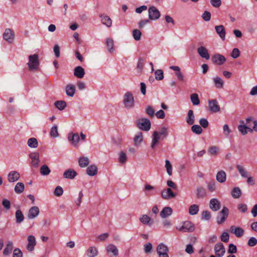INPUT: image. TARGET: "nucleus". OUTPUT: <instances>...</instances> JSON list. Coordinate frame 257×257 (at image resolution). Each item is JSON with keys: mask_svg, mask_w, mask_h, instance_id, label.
<instances>
[{"mask_svg": "<svg viewBox=\"0 0 257 257\" xmlns=\"http://www.w3.org/2000/svg\"><path fill=\"white\" fill-rule=\"evenodd\" d=\"M29 70L36 72L39 70L40 62L38 55L35 54L29 56V62L27 63Z\"/></svg>", "mask_w": 257, "mask_h": 257, "instance_id": "1", "label": "nucleus"}, {"mask_svg": "<svg viewBox=\"0 0 257 257\" xmlns=\"http://www.w3.org/2000/svg\"><path fill=\"white\" fill-rule=\"evenodd\" d=\"M136 123L137 126L143 131H148L151 128V121L148 118H139L137 120Z\"/></svg>", "mask_w": 257, "mask_h": 257, "instance_id": "2", "label": "nucleus"}, {"mask_svg": "<svg viewBox=\"0 0 257 257\" xmlns=\"http://www.w3.org/2000/svg\"><path fill=\"white\" fill-rule=\"evenodd\" d=\"M134 98L133 94L130 92L125 93L123 97V103L125 107L132 108L134 106Z\"/></svg>", "mask_w": 257, "mask_h": 257, "instance_id": "3", "label": "nucleus"}, {"mask_svg": "<svg viewBox=\"0 0 257 257\" xmlns=\"http://www.w3.org/2000/svg\"><path fill=\"white\" fill-rule=\"evenodd\" d=\"M157 251L159 257H169L168 252H169L168 247L163 243H160L157 248Z\"/></svg>", "mask_w": 257, "mask_h": 257, "instance_id": "4", "label": "nucleus"}, {"mask_svg": "<svg viewBox=\"0 0 257 257\" xmlns=\"http://www.w3.org/2000/svg\"><path fill=\"white\" fill-rule=\"evenodd\" d=\"M176 229L182 232H193L195 227L194 225L190 221H185L180 227H176Z\"/></svg>", "mask_w": 257, "mask_h": 257, "instance_id": "5", "label": "nucleus"}, {"mask_svg": "<svg viewBox=\"0 0 257 257\" xmlns=\"http://www.w3.org/2000/svg\"><path fill=\"white\" fill-rule=\"evenodd\" d=\"M229 213V210L226 207H223L217 217V222L218 224L223 223L227 218Z\"/></svg>", "mask_w": 257, "mask_h": 257, "instance_id": "6", "label": "nucleus"}, {"mask_svg": "<svg viewBox=\"0 0 257 257\" xmlns=\"http://www.w3.org/2000/svg\"><path fill=\"white\" fill-rule=\"evenodd\" d=\"M148 12L149 19L151 20H156L158 19L161 16L159 10L154 6L150 7Z\"/></svg>", "mask_w": 257, "mask_h": 257, "instance_id": "7", "label": "nucleus"}, {"mask_svg": "<svg viewBox=\"0 0 257 257\" xmlns=\"http://www.w3.org/2000/svg\"><path fill=\"white\" fill-rule=\"evenodd\" d=\"M29 157L31 160L30 164L31 166L33 168H37L39 167L40 163V155L37 152L32 153L30 154Z\"/></svg>", "mask_w": 257, "mask_h": 257, "instance_id": "8", "label": "nucleus"}, {"mask_svg": "<svg viewBox=\"0 0 257 257\" xmlns=\"http://www.w3.org/2000/svg\"><path fill=\"white\" fill-rule=\"evenodd\" d=\"M214 251L217 257H222L225 252V248L221 242L216 243L214 246Z\"/></svg>", "mask_w": 257, "mask_h": 257, "instance_id": "9", "label": "nucleus"}, {"mask_svg": "<svg viewBox=\"0 0 257 257\" xmlns=\"http://www.w3.org/2000/svg\"><path fill=\"white\" fill-rule=\"evenodd\" d=\"M177 194L174 193L170 188H168L167 189H164L161 192L162 197L166 200L175 198Z\"/></svg>", "mask_w": 257, "mask_h": 257, "instance_id": "10", "label": "nucleus"}, {"mask_svg": "<svg viewBox=\"0 0 257 257\" xmlns=\"http://www.w3.org/2000/svg\"><path fill=\"white\" fill-rule=\"evenodd\" d=\"M211 61L215 64L221 65L225 63L226 58L220 54H216L212 57Z\"/></svg>", "mask_w": 257, "mask_h": 257, "instance_id": "11", "label": "nucleus"}, {"mask_svg": "<svg viewBox=\"0 0 257 257\" xmlns=\"http://www.w3.org/2000/svg\"><path fill=\"white\" fill-rule=\"evenodd\" d=\"M28 243L26 246L27 249L30 252L34 250L35 246L36 245V240L34 235H31L28 237Z\"/></svg>", "mask_w": 257, "mask_h": 257, "instance_id": "12", "label": "nucleus"}, {"mask_svg": "<svg viewBox=\"0 0 257 257\" xmlns=\"http://www.w3.org/2000/svg\"><path fill=\"white\" fill-rule=\"evenodd\" d=\"M208 107L209 110L212 112H216L220 110V106L215 99L209 101Z\"/></svg>", "mask_w": 257, "mask_h": 257, "instance_id": "13", "label": "nucleus"}, {"mask_svg": "<svg viewBox=\"0 0 257 257\" xmlns=\"http://www.w3.org/2000/svg\"><path fill=\"white\" fill-rule=\"evenodd\" d=\"M3 37L5 40L11 43L13 41L15 38V33L10 29H6L3 34Z\"/></svg>", "mask_w": 257, "mask_h": 257, "instance_id": "14", "label": "nucleus"}, {"mask_svg": "<svg viewBox=\"0 0 257 257\" xmlns=\"http://www.w3.org/2000/svg\"><path fill=\"white\" fill-rule=\"evenodd\" d=\"M209 207L212 210L216 211L220 209L221 207V203L218 199L213 198L210 201Z\"/></svg>", "mask_w": 257, "mask_h": 257, "instance_id": "15", "label": "nucleus"}, {"mask_svg": "<svg viewBox=\"0 0 257 257\" xmlns=\"http://www.w3.org/2000/svg\"><path fill=\"white\" fill-rule=\"evenodd\" d=\"M229 231L230 232L234 234V235L237 237H241L244 232V230L239 227H235L234 226H230L229 228Z\"/></svg>", "mask_w": 257, "mask_h": 257, "instance_id": "16", "label": "nucleus"}, {"mask_svg": "<svg viewBox=\"0 0 257 257\" xmlns=\"http://www.w3.org/2000/svg\"><path fill=\"white\" fill-rule=\"evenodd\" d=\"M68 139L73 146H77L80 140V137L77 133L74 134H69Z\"/></svg>", "mask_w": 257, "mask_h": 257, "instance_id": "17", "label": "nucleus"}, {"mask_svg": "<svg viewBox=\"0 0 257 257\" xmlns=\"http://www.w3.org/2000/svg\"><path fill=\"white\" fill-rule=\"evenodd\" d=\"M99 17L101 18V22L102 24L107 27H110L112 25V21L109 17L105 14H100Z\"/></svg>", "mask_w": 257, "mask_h": 257, "instance_id": "18", "label": "nucleus"}, {"mask_svg": "<svg viewBox=\"0 0 257 257\" xmlns=\"http://www.w3.org/2000/svg\"><path fill=\"white\" fill-rule=\"evenodd\" d=\"M197 52L199 55L203 58L208 60L210 58L207 49L204 46H200L197 49Z\"/></svg>", "mask_w": 257, "mask_h": 257, "instance_id": "19", "label": "nucleus"}, {"mask_svg": "<svg viewBox=\"0 0 257 257\" xmlns=\"http://www.w3.org/2000/svg\"><path fill=\"white\" fill-rule=\"evenodd\" d=\"M39 209L38 207L33 206L30 209L28 217L30 219H33L39 215Z\"/></svg>", "mask_w": 257, "mask_h": 257, "instance_id": "20", "label": "nucleus"}, {"mask_svg": "<svg viewBox=\"0 0 257 257\" xmlns=\"http://www.w3.org/2000/svg\"><path fill=\"white\" fill-rule=\"evenodd\" d=\"M152 141L151 145V147L152 149H154L156 147V146L159 144V141L160 139L159 133L157 131H155L153 133L152 136Z\"/></svg>", "mask_w": 257, "mask_h": 257, "instance_id": "21", "label": "nucleus"}, {"mask_svg": "<svg viewBox=\"0 0 257 257\" xmlns=\"http://www.w3.org/2000/svg\"><path fill=\"white\" fill-rule=\"evenodd\" d=\"M85 74L84 69L81 66H77L74 70V75L78 78H82Z\"/></svg>", "mask_w": 257, "mask_h": 257, "instance_id": "22", "label": "nucleus"}, {"mask_svg": "<svg viewBox=\"0 0 257 257\" xmlns=\"http://www.w3.org/2000/svg\"><path fill=\"white\" fill-rule=\"evenodd\" d=\"M215 29L219 37L224 40L226 34L224 27L223 25L216 26L215 27Z\"/></svg>", "mask_w": 257, "mask_h": 257, "instance_id": "23", "label": "nucleus"}, {"mask_svg": "<svg viewBox=\"0 0 257 257\" xmlns=\"http://www.w3.org/2000/svg\"><path fill=\"white\" fill-rule=\"evenodd\" d=\"M173 212L172 208L170 207H165L160 212V216L162 218H165L170 216Z\"/></svg>", "mask_w": 257, "mask_h": 257, "instance_id": "24", "label": "nucleus"}, {"mask_svg": "<svg viewBox=\"0 0 257 257\" xmlns=\"http://www.w3.org/2000/svg\"><path fill=\"white\" fill-rule=\"evenodd\" d=\"M241 123H242V124H244V121H241ZM238 129L239 131L241 133V134L242 135H246L247 133V131H248L249 132H252V130H251V128H250L249 127L246 126L245 124L239 125L238 126Z\"/></svg>", "mask_w": 257, "mask_h": 257, "instance_id": "25", "label": "nucleus"}, {"mask_svg": "<svg viewBox=\"0 0 257 257\" xmlns=\"http://www.w3.org/2000/svg\"><path fill=\"white\" fill-rule=\"evenodd\" d=\"M65 91L67 95L69 96L72 97L75 92V87L74 85L69 84L65 87Z\"/></svg>", "mask_w": 257, "mask_h": 257, "instance_id": "26", "label": "nucleus"}, {"mask_svg": "<svg viewBox=\"0 0 257 257\" xmlns=\"http://www.w3.org/2000/svg\"><path fill=\"white\" fill-rule=\"evenodd\" d=\"M87 174L90 176L95 175L97 173V167L95 165H91L87 167L86 169Z\"/></svg>", "mask_w": 257, "mask_h": 257, "instance_id": "27", "label": "nucleus"}, {"mask_svg": "<svg viewBox=\"0 0 257 257\" xmlns=\"http://www.w3.org/2000/svg\"><path fill=\"white\" fill-rule=\"evenodd\" d=\"M76 175L77 173L75 171L72 169H68L65 171L63 174V176L65 178L72 179L76 176Z\"/></svg>", "mask_w": 257, "mask_h": 257, "instance_id": "28", "label": "nucleus"}, {"mask_svg": "<svg viewBox=\"0 0 257 257\" xmlns=\"http://www.w3.org/2000/svg\"><path fill=\"white\" fill-rule=\"evenodd\" d=\"M216 178L219 182L221 183H224L226 179V173L223 171H220L217 173Z\"/></svg>", "mask_w": 257, "mask_h": 257, "instance_id": "29", "label": "nucleus"}, {"mask_svg": "<svg viewBox=\"0 0 257 257\" xmlns=\"http://www.w3.org/2000/svg\"><path fill=\"white\" fill-rule=\"evenodd\" d=\"M195 116L192 110H189L186 117V122L189 125H192L194 123Z\"/></svg>", "mask_w": 257, "mask_h": 257, "instance_id": "30", "label": "nucleus"}, {"mask_svg": "<svg viewBox=\"0 0 257 257\" xmlns=\"http://www.w3.org/2000/svg\"><path fill=\"white\" fill-rule=\"evenodd\" d=\"M89 159L87 157H80L78 160L79 165L81 168L87 167L89 164Z\"/></svg>", "mask_w": 257, "mask_h": 257, "instance_id": "31", "label": "nucleus"}, {"mask_svg": "<svg viewBox=\"0 0 257 257\" xmlns=\"http://www.w3.org/2000/svg\"><path fill=\"white\" fill-rule=\"evenodd\" d=\"M107 251L108 253H112V255L115 256L118 254V250L116 246L113 244H109L107 246Z\"/></svg>", "mask_w": 257, "mask_h": 257, "instance_id": "32", "label": "nucleus"}, {"mask_svg": "<svg viewBox=\"0 0 257 257\" xmlns=\"http://www.w3.org/2000/svg\"><path fill=\"white\" fill-rule=\"evenodd\" d=\"M143 140V134L141 132H139L135 135V136L134 138V145L135 146L139 145L142 142Z\"/></svg>", "mask_w": 257, "mask_h": 257, "instance_id": "33", "label": "nucleus"}, {"mask_svg": "<svg viewBox=\"0 0 257 257\" xmlns=\"http://www.w3.org/2000/svg\"><path fill=\"white\" fill-rule=\"evenodd\" d=\"M141 222L144 224H148L151 225L153 223V221L152 220L151 218L147 215H143L140 218Z\"/></svg>", "mask_w": 257, "mask_h": 257, "instance_id": "34", "label": "nucleus"}, {"mask_svg": "<svg viewBox=\"0 0 257 257\" xmlns=\"http://www.w3.org/2000/svg\"><path fill=\"white\" fill-rule=\"evenodd\" d=\"M87 254L88 257H95L98 254V250L96 247L91 246L87 249Z\"/></svg>", "mask_w": 257, "mask_h": 257, "instance_id": "35", "label": "nucleus"}, {"mask_svg": "<svg viewBox=\"0 0 257 257\" xmlns=\"http://www.w3.org/2000/svg\"><path fill=\"white\" fill-rule=\"evenodd\" d=\"M215 86L217 88H222L224 85V81L219 77H215L213 78Z\"/></svg>", "mask_w": 257, "mask_h": 257, "instance_id": "36", "label": "nucleus"}, {"mask_svg": "<svg viewBox=\"0 0 257 257\" xmlns=\"http://www.w3.org/2000/svg\"><path fill=\"white\" fill-rule=\"evenodd\" d=\"M106 43L107 50L109 51V52L111 53L113 52L114 51V49L113 48V40L112 39L107 38L106 41Z\"/></svg>", "mask_w": 257, "mask_h": 257, "instance_id": "37", "label": "nucleus"}, {"mask_svg": "<svg viewBox=\"0 0 257 257\" xmlns=\"http://www.w3.org/2000/svg\"><path fill=\"white\" fill-rule=\"evenodd\" d=\"M241 194V191L239 188L235 187L231 191V196L234 198H239Z\"/></svg>", "mask_w": 257, "mask_h": 257, "instance_id": "38", "label": "nucleus"}, {"mask_svg": "<svg viewBox=\"0 0 257 257\" xmlns=\"http://www.w3.org/2000/svg\"><path fill=\"white\" fill-rule=\"evenodd\" d=\"M236 168L242 177L247 178L248 177V172L242 166L238 165L236 166Z\"/></svg>", "mask_w": 257, "mask_h": 257, "instance_id": "39", "label": "nucleus"}, {"mask_svg": "<svg viewBox=\"0 0 257 257\" xmlns=\"http://www.w3.org/2000/svg\"><path fill=\"white\" fill-rule=\"evenodd\" d=\"M199 211V206L196 204L191 205L189 208L190 214L193 215L196 214Z\"/></svg>", "mask_w": 257, "mask_h": 257, "instance_id": "40", "label": "nucleus"}, {"mask_svg": "<svg viewBox=\"0 0 257 257\" xmlns=\"http://www.w3.org/2000/svg\"><path fill=\"white\" fill-rule=\"evenodd\" d=\"M205 189L202 187H199L197 189V196L198 198H202L206 195Z\"/></svg>", "mask_w": 257, "mask_h": 257, "instance_id": "41", "label": "nucleus"}, {"mask_svg": "<svg viewBox=\"0 0 257 257\" xmlns=\"http://www.w3.org/2000/svg\"><path fill=\"white\" fill-rule=\"evenodd\" d=\"M190 98L193 105H197L200 104V100L197 93L192 94L190 96Z\"/></svg>", "mask_w": 257, "mask_h": 257, "instance_id": "42", "label": "nucleus"}, {"mask_svg": "<svg viewBox=\"0 0 257 257\" xmlns=\"http://www.w3.org/2000/svg\"><path fill=\"white\" fill-rule=\"evenodd\" d=\"M55 106L59 110H63L66 106V103L64 101H57L55 102Z\"/></svg>", "mask_w": 257, "mask_h": 257, "instance_id": "43", "label": "nucleus"}, {"mask_svg": "<svg viewBox=\"0 0 257 257\" xmlns=\"http://www.w3.org/2000/svg\"><path fill=\"white\" fill-rule=\"evenodd\" d=\"M219 150L218 147L213 146L209 148L208 152L212 156H216L218 154Z\"/></svg>", "mask_w": 257, "mask_h": 257, "instance_id": "44", "label": "nucleus"}, {"mask_svg": "<svg viewBox=\"0 0 257 257\" xmlns=\"http://www.w3.org/2000/svg\"><path fill=\"white\" fill-rule=\"evenodd\" d=\"M192 131L197 135H200L202 133V129L201 127L197 124H195L192 126L191 127Z\"/></svg>", "mask_w": 257, "mask_h": 257, "instance_id": "45", "label": "nucleus"}, {"mask_svg": "<svg viewBox=\"0 0 257 257\" xmlns=\"http://www.w3.org/2000/svg\"><path fill=\"white\" fill-rule=\"evenodd\" d=\"M28 145L31 148H36L38 146V142L36 138H32L28 140Z\"/></svg>", "mask_w": 257, "mask_h": 257, "instance_id": "46", "label": "nucleus"}, {"mask_svg": "<svg viewBox=\"0 0 257 257\" xmlns=\"http://www.w3.org/2000/svg\"><path fill=\"white\" fill-rule=\"evenodd\" d=\"M13 249V243L12 242H9L6 248H5L3 254L5 255H9L12 251Z\"/></svg>", "mask_w": 257, "mask_h": 257, "instance_id": "47", "label": "nucleus"}, {"mask_svg": "<svg viewBox=\"0 0 257 257\" xmlns=\"http://www.w3.org/2000/svg\"><path fill=\"white\" fill-rule=\"evenodd\" d=\"M40 172L42 175H48L50 173V170L47 165H44L40 168Z\"/></svg>", "mask_w": 257, "mask_h": 257, "instance_id": "48", "label": "nucleus"}, {"mask_svg": "<svg viewBox=\"0 0 257 257\" xmlns=\"http://www.w3.org/2000/svg\"><path fill=\"white\" fill-rule=\"evenodd\" d=\"M165 168L168 175L171 176L172 174V166L170 161L168 160L165 161Z\"/></svg>", "mask_w": 257, "mask_h": 257, "instance_id": "49", "label": "nucleus"}, {"mask_svg": "<svg viewBox=\"0 0 257 257\" xmlns=\"http://www.w3.org/2000/svg\"><path fill=\"white\" fill-rule=\"evenodd\" d=\"M146 113L151 117H153L155 115V110L153 107L148 105L146 108Z\"/></svg>", "mask_w": 257, "mask_h": 257, "instance_id": "50", "label": "nucleus"}, {"mask_svg": "<svg viewBox=\"0 0 257 257\" xmlns=\"http://www.w3.org/2000/svg\"><path fill=\"white\" fill-rule=\"evenodd\" d=\"M50 136L53 138H56L59 136L57 126L56 125H54L51 128L50 131Z\"/></svg>", "mask_w": 257, "mask_h": 257, "instance_id": "51", "label": "nucleus"}, {"mask_svg": "<svg viewBox=\"0 0 257 257\" xmlns=\"http://www.w3.org/2000/svg\"><path fill=\"white\" fill-rule=\"evenodd\" d=\"M8 179L10 182H14L16 181V172L15 171L11 172L8 176Z\"/></svg>", "mask_w": 257, "mask_h": 257, "instance_id": "52", "label": "nucleus"}, {"mask_svg": "<svg viewBox=\"0 0 257 257\" xmlns=\"http://www.w3.org/2000/svg\"><path fill=\"white\" fill-rule=\"evenodd\" d=\"M155 78L157 80H162L164 78L163 72L161 69L157 70L155 72Z\"/></svg>", "mask_w": 257, "mask_h": 257, "instance_id": "53", "label": "nucleus"}, {"mask_svg": "<svg viewBox=\"0 0 257 257\" xmlns=\"http://www.w3.org/2000/svg\"><path fill=\"white\" fill-rule=\"evenodd\" d=\"M133 35L134 38L136 40L138 41L141 39L142 33L140 30L135 29L133 32Z\"/></svg>", "mask_w": 257, "mask_h": 257, "instance_id": "54", "label": "nucleus"}, {"mask_svg": "<svg viewBox=\"0 0 257 257\" xmlns=\"http://www.w3.org/2000/svg\"><path fill=\"white\" fill-rule=\"evenodd\" d=\"M229 239V236L227 232H223L220 236V239L224 242H227Z\"/></svg>", "mask_w": 257, "mask_h": 257, "instance_id": "55", "label": "nucleus"}, {"mask_svg": "<svg viewBox=\"0 0 257 257\" xmlns=\"http://www.w3.org/2000/svg\"><path fill=\"white\" fill-rule=\"evenodd\" d=\"M207 188L210 192H213L216 189V185L214 181H211L207 185Z\"/></svg>", "mask_w": 257, "mask_h": 257, "instance_id": "56", "label": "nucleus"}, {"mask_svg": "<svg viewBox=\"0 0 257 257\" xmlns=\"http://www.w3.org/2000/svg\"><path fill=\"white\" fill-rule=\"evenodd\" d=\"M63 193V189L61 187L58 186H57L54 191V194L56 196H60Z\"/></svg>", "mask_w": 257, "mask_h": 257, "instance_id": "57", "label": "nucleus"}, {"mask_svg": "<svg viewBox=\"0 0 257 257\" xmlns=\"http://www.w3.org/2000/svg\"><path fill=\"white\" fill-rule=\"evenodd\" d=\"M257 244V239L254 237H250L247 242V244L249 246H254Z\"/></svg>", "mask_w": 257, "mask_h": 257, "instance_id": "58", "label": "nucleus"}, {"mask_svg": "<svg viewBox=\"0 0 257 257\" xmlns=\"http://www.w3.org/2000/svg\"><path fill=\"white\" fill-rule=\"evenodd\" d=\"M211 213L208 211H204L202 213V217L203 219L208 220L211 218Z\"/></svg>", "mask_w": 257, "mask_h": 257, "instance_id": "59", "label": "nucleus"}, {"mask_svg": "<svg viewBox=\"0 0 257 257\" xmlns=\"http://www.w3.org/2000/svg\"><path fill=\"white\" fill-rule=\"evenodd\" d=\"M211 5L214 8H219L221 5V0H210Z\"/></svg>", "mask_w": 257, "mask_h": 257, "instance_id": "60", "label": "nucleus"}, {"mask_svg": "<svg viewBox=\"0 0 257 257\" xmlns=\"http://www.w3.org/2000/svg\"><path fill=\"white\" fill-rule=\"evenodd\" d=\"M127 157L125 153L121 152L119 154V161L121 163H124L126 161Z\"/></svg>", "mask_w": 257, "mask_h": 257, "instance_id": "61", "label": "nucleus"}, {"mask_svg": "<svg viewBox=\"0 0 257 257\" xmlns=\"http://www.w3.org/2000/svg\"><path fill=\"white\" fill-rule=\"evenodd\" d=\"M240 51L237 48H234L232 51L231 56L233 58H237L239 56Z\"/></svg>", "mask_w": 257, "mask_h": 257, "instance_id": "62", "label": "nucleus"}, {"mask_svg": "<svg viewBox=\"0 0 257 257\" xmlns=\"http://www.w3.org/2000/svg\"><path fill=\"white\" fill-rule=\"evenodd\" d=\"M25 188V185L23 183H17V193H22Z\"/></svg>", "mask_w": 257, "mask_h": 257, "instance_id": "63", "label": "nucleus"}, {"mask_svg": "<svg viewBox=\"0 0 257 257\" xmlns=\"http://www.w3.org/2000/svg\"><path fill=\"white\" fill-rule=\"evenodd\" d=\"M199 123L204 128H207L209 124L208 121L205 118H201L199 120Z\"/></svg>", "mask_w": 257, "mask_h": 257, "instance_id": "64", "label": "nucleus"}]
</instances>
